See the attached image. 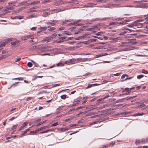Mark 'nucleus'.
Here are the masks:
<instances>
[{"instance_id": "obj_52", "label": "nucleus", "mask_w": 148, "mask_h": 148, "mask_svg": "<svg viewBox=\"0 0 148 148\" xmlns=\"http://www.w3.org/2000/svg\"><path fill=\"white\" fill-rule=\"evenodd\" d=\"M109 146V145H103L101 147V148H106Z\"/></svg>"}, {"instance_id": "obj_15", "label": "nucleus", "mask_w": 148, "mask_h": 148, "mask_svg": "<svg viewBox=\"0 0 148 148\" xmlns=\"http://www.w3.org/2000/svg\"><path fill=\"white\" fill-rule=\"evenodd\" d=\"M30 50L31 51H33L34 50H37V46H34L30 48Z\"/></svg>"}, {"instance_id": "obj_12", "label": "nucleus", "mask_w": 148, "mask_h": 148, "mask_svg": "<svg viewBox=\"0 0 148 148\" xmlns=\"http://www.w3.org/2000/svg\"><path fill=\"white\" fill-rule=\"evenodd\" d=\"M47 28L46 27H40L38 29L40 31V32H42V31L46 30Z\"/></svg>"}, {"instance_id": "obj_45", "label": "nucleus", "mask_w": 148, "mask_h": 148, "mask_svg": "<svg viewBox=\"0 0 148 148\" xmlns=\"http://www.w3.org/2000/svg\"><path fill=\"white\" fill-rule=\"evenodd\" d=\"M55 28L53 27H52L49 29L48 30L50 31H52L54 30L55 29Z\"/></svg>"}, {"instance_id": "obj_53", "label": "nucleus", "mask_w": 148, "mask_h": 148, "mask_svg": "<svg viewBox=\"0 0 148 148\" xmlns=\"http://www.w3.org/2000/svg\"><path fill=\"white\" fill-rule=\"evenodd\" d=\"M103 32H98L96 34L97 36L100 35L101 34H103Z\"/></svg>"}, {"instance_id": "obj_6", "label": "nucleus", "mask_w": 148, "mask_h": 148, "mask_svg": "<svg viewBox=\"0 0 148 148\" xmlns=\"http://www.w3.org/2000/svg\"><path fill=\"white\" fill-rule=\"evenodd\" d=\"M28 123V121H26L24 122L23 123V125H22L20 128L18 129V131H20L21 130H22L23 128L26 126Z\"/></svg>"}, {"instance_id": "obj_54", "label": "nucleus", "mask_w": 148, "mask_h": 148, "mask_svg": "<svg viewBox=\"0 0 148 148\" xmlns=\"http://www.w3.org/2000/svg\"><path fill=\"white\" fill-rule=\"evenodd\" d=\"M57 34H55V33H54V34H52L51 36H53L52 38H53V37H56V36H57Z\"/></svg>"}, {"instance_id": "obj_7", "label": "nucleus", "mask_w": 148, "mask_h": 148, "mask_svg": "<svg viewBox=\"0 0 148 148\" xmlns=\"http://www.w3.org/2000/svg\"><path fill=\"white\" fill-rule=\"evenodd\" d=\"M37 49H46L48 48V47L42 45H37Z\"/></svg>"}, {"instance_id": "obj_20", "label": "nucleus", "mask_w": 148, "mask_h": 148, "mask_svg": "<svg viewBox=\"0 0 148 148\" xmlns=\"http://www.w3.org/2000/svg\"><path fill=\"white\" fill-rule=\"evenodd\" d=\"M140 142H141V141L140 140H136V141L135 142V144L136 145H138L140 144Z\"/></svg>"}, {"instance_id": "obj_9", "label": "nucleus", "mask_w": 148, "mask_h": 148, "mask_svg": "<svg viewBox=\"0 0 148 148\" xmlns=\"http://www.w3.org/2000/svg\"><path fill=\"white\" fill-rule=\"evenodd\" d=\"M142 21L141 20H139L136 21H135L134 22H133V24L134 25V26H136V25H139L140 24L139 22Z\"/></svg>"}, {"instance_id": "obj_42", "label": "nucleus", "mask_w": 148, "mask_h": 148, "mask_svg": "<svg viewBox=\"0 0 148 148\" xmlns=\"http://www.w3.org/2000/svg\"><path fill=\"white\" fill-rule=\"evenodd\" d=\"M134 24H133V23L131 24H130L128 25H127V26L129 27H133V26H134Z\"/></svg>"}, {"instance_id": "obj_36", "label": "nucleus", "mask_w": 148, "mask_h": 148, "mask_svg": "<svg viewBox=\"0 0 148 148\" xmlns=\"http://www.w3.org/2000/svg\"><path fill=\"white\" fill-rule=\"evenodd\" d=\"M136 97V96H134L131 97H127V100H129L133 99L134 98Z\"/></svg>"}, {"instance_id": "obj_40", "label": "nucleus", "mask_w": 148, "mask_h": 148, "mask_svg": "<svg viewBox=\"0 0 148 148\" xmlns=\"http://www.w3.org/2000/svg\"><path fill=\"white\" fill-rule=\"evenodd\" d=\"M47 92V91H45L43 90V91H41L39 92L38 93V94H42V93H46Z\"/></svg>"}, {"instance_id": "obj_61", "label": "nucleus", "mask_w": 148, "mask_h": 148, "mask_svg": "<svg viewBox=\"0 0 148 148\" xmlns=\"http://www.w3.org/2000/svg\"><path fill=\"white\" fill-rule=\"evenodd\" d=\"M83 106H80V107H78V108H77L76 109V110H79V109H81V108H83Z\"/></svg>"}, {"instance_id": "obj_28", "label": "nucleus", "mask_w": 148, "mask_h": 148, "mask_svg": "<svg viewBox=\"0 0 148 148\" xmlns=\"http://www.w3.org/2000/svg\"><path fill=\"white\" fill-rule=\"evenodd\" d=\"M144 76V75H140L137 76V78L138 79H140L141 78L143 77Z\"/></svg>"}, {"instance_id": "obj_23", "label": "nucleus", "mask_w": 148, "mask_h": 148, "mask_svg": "<svg viewBox=\"0 0 148 148\" xmlns=\"http://www.w3.org/2000/svg\"><path fill=\"white\" fill-rule=\"evenodd\" d=\"M19 42L18 41H16L15 42H11V44L12 45H15L16 44H18Z\"/></svg>"}, {"instance_id": "obj_51", "label": "nucleus", "mask_w": 148, "mask_h": 148, "mask_svg": "<svg viewBox=\"0 0 148 148\" xmlns=\"http://www.w3.org/2000/svg\"><path fill=\"white\" fill-rule=\"evenodd\" d=\"M121 74V73H116L113 74V75L115 76H118L119 75Z\"/></svg>"}, {"instance_id": "obj_56", "label": "nucleus", "mask_w": 148, "mask_h": 148, "mask_svg": "<svg viewBox=\"0 0 148 148\" xmlns=\"http://www.w3.org/2000/svg\"><path fill=\"white\" fill-rule=\"evenodd\" d=\"M93 37L96 38H97L98 39H99L101 40H103V38H102V37H98L96 36H94Z\"/></svg>"}, {"instance_id": "obj_29", "label": "nucleus", "mask_w": 148, "mask_h": 148, "mask_svg": "<svg viewBox=\"0 0 148 148\" xmlns=\"http://www.w3.org/2000/svg\"><path fill=\"white\" fill-rule=\"evenodd\" d=\"M84 37V36H81L78 37L76 38H75V39L76 40H80L81 39L83 38V37Z\"/></svg>"}, {"instance_id": "obj_8", "label": "nucleus", "mask_w": 148, "mask_h": 148, "mask_svg": "<svg viewBox=\"0 0 148 148\" xmlns=\"http://www.w3.org/2000/svg\"><path fill=\"white\" fill-rule=\"evenodd\" d=\"M88 58H79L77 59L76 60L77 61H79L80 62H84L87 60Z\"/></svg>"}, {"instance_id": "obj_48", "label": "nucleus", "mask_w": 148, "mask_h": 148, "mask_svg": "<svg viewBox=\"0 0 148 148\" xmlns=\"http://www.w3.org/2000/svg\"><path fill=\"white\" fill-rule=\"evenodd\" d=\"M107 0H98V2H102L103 3V2L106 1Z\"/></svg>"}, {"instance_id": "obj_49", "label": "nucleus", "mask_w": 148, "mask_h": 148, "mask_svg": "<svg viewBox=\"0 0 148 148\" xmlns=\"http://www.w3.org/2000/svg\"><path fill=\"white\" fill-rule=\"evenodd\" d=\"M58 124H59L57 122H56V123L52 124L51 125V126H56L58 125Z\"/></svg>"}, {"instance_id": "obj_18", "label": "nucleus", "mask_w": 148, "mask_h": 148, "mask_svg": "<svg viewBox=\"0 0 148 148\" xmlns=\"http://www.w3.org/2000/svg\"><path fill=\"white\" fill-rule=\"evenodd\" d=\"M8 55H2L1 56H0V60H2V59H3L5 58H6L8 57Z\"/></svg>"}, {"instance_id": "obj_22", "label": "nucleus", "mask_w": 148, "mask_h": 148, "mask_svg": "<svg viewBox=\"0 0 148 148\" xmlns=\"http://www.w3.org/2000/svg\"><path fill=\"white\" fill-rule=\"evenodd\" d=\"M38 131H37V130H36L35 131H31L30 132V134L33 135L34 134L36 133Z\"/></svg>"}, {"instance_id": "obj_16", "label": "nucleus", "mask_w": 148, "mask_h": 148, "mask_svg": "<svg viewBox=\"0 0 148 148\" xmlns=\"http://www.w3.org/2000/svg\"><path fill=\"white\" fill-rule=\"evenodd\" d=\"M10 10H11L10 8H8V6L4 10H3V11L6 12L5 14L8 12H9V11Z\"/></svg>"}, {"instance_id": "obj_38", "label": "nucleus", "mask_w": 148, "mask_h": 148, "mask_svg": "<svg viewBox=\"0 0 148 148\" xmlns=\"http://www.w3.org/2000/svg\"><path fill=\"white\" fill-rule=\"evenodd\" d=\"M95 29L93 27V26H92V27L91 28H88L87 29V30L88 31H93Z\"/></svg>"}, {"instance_id": "obj_62", "label": "nucleus", "mask_w": 148, "mask_h": 148, "mask_svg": "<svg viewBox=\"0 0 148 148\" xmlns=\"http://www.w3.org/2000/svg\"><path fill=\"white\" fill-rule=\"evenodd\" d=\"M107 82H108V81H107L106 80H104L102 82H101V83H100V84H102L106 83Z\"/></svg>"}, {"instance_id": "obj_33", "label": "nucleus", "mask_w": 148, "mask_h": 148, "mask_svg": "<svg viewBox=\"0 0 148 148\" xmlns=\"http://www.w3.org/2000/svg\"><path fill=\"white\" fill-rule=\"evenodd\" d=\"M93 106H94L92 105L88 106L86 107V109H89L92 108L93 107Z\"/></svg>"}, {"instance_id": "obj_27", "label": "nucleus", "mask_w": 148, "mask_h": 148, "mask_svg": "<svg viewBox=\"0 0 148 148\" xmlns=\"http://www.w3.org/2000/svg\"><path fill=\"white\" fill-rule=\"evenodd\" d=\"M46 23L47 25L50 24L51 26H54L56 24L55 23H54L50 22H46Z\"/></svg>"}, {"instance_id": "obj_41", "label": "nucleus", "mask_w": 148, "mask_h": 148, "mask_svg": "<svg viewBox=\"0 0 148 148\" xmlns=\"http://www.w3.org/2000/svg\"><path fill=\"white\" fill-rule=\"evenodd\" d=\"M116 108V106H113L112 108H110L109 110H113Z\"/></svg>"}, {"instance_id": "obj_47", "label": "nucleus", "mask_w": 148, "mask_h": 148, "mask_svg": "<svg viewBox=\"0 0 148 148\" xmlns=\"http://www.w3.org/2000/svg\"><path fill=\"white\" fill-rule=\"evenodd\" d=\"M64 33L63 34H64L66 35H70L71 34L69 32H67L66 31H64Z\"/></svg>"}, {"instance_id": "obj_43", "label": "nucleus", "mask_w": 148, "mask_h": 148, "mask_svg": "<svg viewBox=\"0 0 148 148\" xmlns=\"http://www.w3.org/2000/svg\"><path fill=\"white\" fill-rule=\"evenodd\" d=\"M110 97V95H107L106 96H104L103 99H106L109 97Z\"/></svg>"}, {"instance_id": "obj_55", "label": "nucleus", "mask_w": 148, "mask_h": 148, "mask_svg": "<svg viewBox=\"0 0 148 148\" xmlns=\"http://www.w3.org/2000/svg\"><path fill=\"white\" fill-rule=\"evenodd\" d=\"M126 33V32L125 31L123 32H121L120 33H119V35H123L125 34Z\"/></svg>"}, {"instance_id": "obj_19", "label": "nucleus", "mask_w": 148, "mask_h": 148, "mask_svg": "<svg viewBox=\"0 0 148 148\" xmlns=\"http://www.w3.org/2000/svg\"><path fill=\"white\" fill-rule=\"evenodd\" d=\"M71 21H72V20L71 19L66 20H65V21H63V22H62L63 24H65L67 23L70 22H71Z\"/></svg>"}, {"instance_id": "obj_26", "label": "nucleus", "mask_w": 148, "mask_h": 148, "mask_svg": "<svg viewBox=\"0 0 148 148\" xmlns=\"http://www.w3.org/2000/svg\"><path fill=\"white\" fill-rule=\"evenodd\" d=\"M66 96H67L66 95H61L60 96V98L61 99H64L66 98Z\"/></svg>"}, {"instance_id": "obj_46", "label": "nucleus", "mask_w": 148, "mask_h": 148, "mask_svg": "<svg viewBox=\"0 0 148 148\" xmlns=\"http://www.w3.org/2000/svg\"><path fill=\"white\" fill-rule=\"evenodd\" d=\"M18 125V124L14 125L12 128V130H13L14 129H15L16 127Z\"/></svg>"}, {"instance_id": "obj_25", "label": "nucleus", "mask_w": 148, "mask_h": 148, "mask_svg": "<svg viewBox=\"0 0 148 148\" xmlns=\"http://www.w3.org/2000/svg\"><path fill=\"white\" fill-rule=\"evenodd\" d=\"M39 3L38 1H35L32 2L30 4H36Z\"/></svg>"}, {"instance_id": "obj_31", "label": "nucleus", "mask_w": 148, "mask_h": 148, "mask_svg": "<svg viewBox=\"0 0 148 148\" xmlns=\"http://www.w3.org/2000/svg\"><path fill=\"white\" fill-rule=\"evenodd\" d=\"M74 118V117L73 116L69 118L66 119L64 121L66 122L67 121L73 119Z\"/></svg>"}, {"instance_id": "obj_10", "label": "nucleus", "mask_w": 148, "mask_h": 148, "mask_svg": "<svg viewBox=\"0 0 148 148\" xmlns=\"http://www.w3.org/2000/svg\"><path fill=\"white\" fill-rule=\"evenodd\" d=\"M135 88V87H133V88H125V89L123 90V92L124 91H126V92H127L128 93L130 92H131V90L134 89Z\"/></svg>"}, {"instance_id": "obj_64", "label": "nucleus", "mask_w": 148, "mask_h": 148, "mask_svg": "<svg viewBox=\"0 0 148 148\" xmlns=\"http://www.w3.org/2000/svg\"><path fill=\"white\" fill-rule=\"evenodd\" d=\"M36 29V27H33L31 28V30H35Z\"/></svg>"}, {"instance_id": "obj_32", "label": "nucleus", "mask_w": 148, "mask_h": 148, "mask_svg": "<svg viewBox=\"0 0 148 148\" xmlns=\"http://www.w3.org/2000/svg\"><path fill=\"white\" fill-rule=\"evenodd\" d=\"M6 42H3V43L1 44L0 45V47H1L5 46V45H6Z\"/></svg>"}, {"instance_id": "obj_1", "label": "nucleus", "mask_w": 148, "mask_h": 148, "mask_svg": "<svg viewBox=\"0 0 148 148\" xmlns=\"http://www.w3.org/2000/svg\"><path fill=\"white\" fill-rule=\"evenodd\" d=\"M64 10H65L63 9H61L60 8L55 9L50 11V13H51V14H52L54 13H57L63 11Z\"/></svg>"}, {"instance_id": "obj_63", "label": "nucleus", "mask_w": 148, "mask_h": 148, "mask_svg": "<svg viewBox=\"0 0 148 148\" xmlns=\"http://www.w3.org/2000/svg\"><path fill=\"white\" fill-rule=\"evenodd\" d=\"M32 99V98L31 97H27L26 99V101H28L30 100H31V99Z\"/></svg>"}, {"instance_id": "obj_13", "label": "nucleus", "mask_w": 148, "mask_h": 148, "mask_svg": "<svg viewBox=\"0 0 148 148\" xmlns=\"http://www.w3.org/2000/svg\"><path fill=\"white\" fill-rule=\"evenodd\" d=\"M22 40H27L29 38V36L28 35H27L26 36H23L21 38Z\"/></svg>"}, {"instance_id": "obj_37", "label": "nucleus", "mask_w": 148, "mask_h": 148, "mask_svg": "<svg viewBox=\"0 0 148 148\" xmlns=\"http://www.w3.org/2000/svg\"><path fill=\"white\" fill-rule=\"evenodd\" d=\"M46 121H43L42 122H40V123H39L38 124L36 125V126H39V125H41V124H43V123H45L46 122Z\"/></svg>"}, {"instance_id": "obj_59", "label": "nucleus", "mask_w": 148, "mask_h": 148, "mask_svg": "<svg viewBox=\"0 0 148 148\" xmlns=\"http://www.w3.org/2000/svg\"><path fill=\"white\" fill-rule=\"evenodd\" d=\"M93 5V4L92 3H89L87 5V7H91Z\"/></svg>"}, {"instance_id": "obj_34", "label": "nucleus", "mask_w": 148, "mask_h": 148, "mask_svg": "<svg viewBox=\"0 0 148 148\" xmlns=\"http://www.w3.org/2000/svg\"><path fill=\"white\" fill-rule=\"evenodd\" d=\"M145 1L144 0H141V1H136L134 2L135 3H140L141 2H145Z\"/></svg>"}, {"instance_id": "obj_14", "label": "nucleus", "mask_w": 148, "mask_h": 148, "mask_svg": "<svg viewBox=\"0 0 148 148\" xmlns=\"http://www.w3.org/2000/svg\"><path fill=\"white\" fill-rule=\"evenodd\" d=\"M48 127H49V126H43V127H41L40 128H38V129H37V131L38 132L39 131H40V130H43V129H46L47 128H48Z\"/></svg>"}, {"instance_id": "obj_2", "label": "nucleus", "mask_w": 148, "mask_h": 148, "mask_svg": "<svg viewBox=\"0 0 148 148\" xmlns=\"http://www.w3.org/2000/svg\"><path fill=\"white\" fill-rule=\"evenodd\" d=\"M76 60L74 58H72L71 60H69L66 61L65 62V64H66L69 63H73L75 62Z\"/></svg>"}, {"instance_id": "obj_44", "label": "nucleus", "mask_w": 148, "mask_h": 148, "mask_svg": "<svg viewBox=\"0 0 148 148\" xmlns=\"http://www.w3.org/2000/svg\"><path fill=\"white\" fill-rule=\"evenodd\" d=\"M50 0H44V1L42 2V3H46L49 2Z\"/></svg>"}, {"instance_id": "obj_4", "label": "nucleus", "mask_w": 148, "mask_h": 148, "mask_svg": "<svg viewBox=\"0 0 148 148\" xmlns=\"http://www.w3.org/2000/svg\"><path fill=\"white\" fill-rule=\"evenodd\" d=\"M125 100H127V97L123 98L122 99H119L115 101V103H118L119 102H122L124 101Z\"/></svg>"}, {"instance_id": "obj_11", "label": "nucleus", "mask_w": 148, "mask_h": 148, "mask_svg": "<svg viewBox=\"0 0 148 148\" xmlns=\"http://www.w3.org/2000/svg\"><path fill=\"white\" fill-rule=\"evenodd\" d=\"M116 4H110L108 5L107 7L108 8H112L114 7H116Z\"/></svg>"}, {"instance_id": "obj_39", "label": "nucleus", "mask_w": 148, "mask_h": 148, "mask_svg": "<svg viewBox=\"0 0 148 148\" xmlns=\"http://www.w3.org/2000/svg\"><path fill=\"white\" fill-rule=\"evenodd\" d=\"M32 64L30 62H29L27 63V66L28 67H31L32 66Z\"/></svg>"}, {"instance_id": "obj_50", "label": "nucleus", "mask_w": 148, "mask_h": 148, "mask_svg": "<svg viewBox=\"0 0 148 148\" xmlns=\"http://www.w3.org/2000/svg\"><path fill=\"white\" fill-rule=\"evenodd\" d=\"M141 142L142 143V144H145V140L144 139H143L141 140Z\"/></svg>"}, {"instance_id": "obj_17", "label": "nucleus", "mask_w": 148, "mask_h": 148, "mask_svg": "<svg viewBox=\"0 0 148 148\" xmlns=\"http://www.w3.org/2000/svg\"><path fill=\"white\" fill-rule=\"evenodd\" d=\"M50 11L49 12H45L43 14V16L44 17H46L48 16V15L51 14Z\"/></svg>"}, {"instance_id": "obj_58", "label": "nucleus", "mask_w": 148, "mask_h": 148, "mask_svg": "<svg viewBox=\"0 0 148 148\" xmlns=\"http://www.w3.org/2000/svg\"><path fill=\"white\" fill-rule=\"evenodd\" d=\"M142 72L145 74H148V71H145V70H143Z\"/></svg>"}, {"instance_id": "obj_30", "label": "nucleus", "mask_w": 148, "mask_h": 148, "mask_svg": "<svg viewBox=\"0 0 148 148\" xmlns=\"http://www.w3.org/2000/svg\"><path fill=\"white\" fill-rule=\"evenodd\" d=\"M64 65V64H62L61 62H59L57 64V66H63Z\"/></svg>"}, {"instance_id": "obj_24", "label": "nucleus", "mask_w": 148, "mask_h": 148, "mask_svg": "<svg viewBox=\"0 0 148 148\" xmlns=\"http://www.w3.org/2000/svg\"><path fill=\"white\" fill-rule=\"evenodd\" d=\"M12 80H23V77H17L12 79Z\"/></svg>"}, {"instance_id": "obj_60", "label": "nucleus", "mask_w": 148, "mask_h": 148, "mask_svg": "<svg viewBox=\"0 0 148 148\" xmlns=\"http://www.w3.org/2000/svg\"><path fill=\"white\" fill-rule=\"evenodd\" d=\"M92 73H87L86 74H85L84 76H88L90 75H92Z\"/></svg>"}, {"instance_id": "obj_3", "label": "nucleus", "mask_w": 148, "mask_h": 148, "mask_svg": "<svg viewBox=\"0 0 148 148\" xmlns=\"http://www.w3.org/2000/svg\"><path fill=\"white\" fill-rule=\"evenodd\" d=\"M14 3L13 2H12L11 3H8L9 5L8 6V8H10L11 10L13 9H14V6L15 5H14L12 4Z\"/></svg>"}, {"instance_id": "obj_21", "label": "nucleus", "mask_w": 148, "mask_h": 148, "mask_svg": "<svg viewBox=\"0 0 148 148\" xmlns=\"http://www.w3.org/2000/svg\"><path fill=\"white\" fill-rule=\"evenodd\" d=\"M29 36V38L31 39L36 38V36L34 35H28Z\"/></svg>"}, {"instance_id": "obj_35", "label": "nucleus", "mask_w": 148, "mask_h": 148, "mask_svg": "<svg viewBox=\"0 0 148 148\" xmlns=\"http://www.w3.org/2000/svg\"><path fill=\"white\" fill-rule=\"evenodd\" d=\"M99 24L96 25L95 26H93V27L95 29H98L99 28Z\"/></svg>"}, {"instance_id": "obj_57", "label": "nucleus", "mask_w": 148, "mask_h": 148, "mask_svg": "<svg viewBox=\"0 0 148 148\" xmlns=\"http://www.w3.org/2000/svg\"><path fill=\"white\" fill-rule=\"evenodd\" d=\"M60 85V84H57L53 85L52 86H53V87H55L56 86H59Z\"/></svg>"}, {"instance_id": "obj_5", "label": "nucleus", "mask_w": 148, "mask_h": 148, "mask_svg": "<svg viewBox=\"0 0 148 148\" xmlns=\"http://www.w3.org/2000/svg\"><path fill=\"white\" fill-rule=\"evenodd\" d=\"M108 54L107 53H101L97 55H96L95 58H98L100 57H102L103 56L107 55Z\"/></svg>"}]
</instances>
